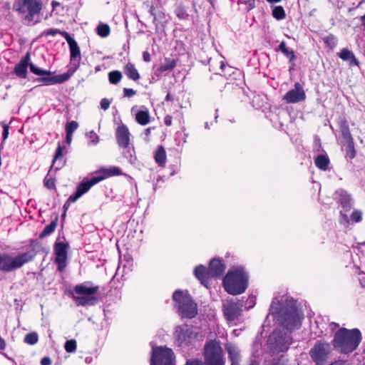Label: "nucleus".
I'll return each mask as SVG.
<instances>
[{"label":"nucleus","instance_id":"412c9836","mask_svg":"<svg viewBox=\"0 0 365 365\" xmlns=\"http://www.w3.org/2000/svg\"><path fill=\"white\" fill-rule=\"evenodd\" d=\"M208 269L202 265H199L195 269V275L200 281L201 284L206 287L209 286V280L212 278L207 274Z\"/></svg>","mask_w":365,"mask_h":365},{"label":"nucleus","instance_id":"58836bf2","mask_svg":"<svg viewBox=\"0 0 365 365\" xmlns=\"http://www.w3.org/2000/svg\"><path fill=\"white\" fill-rule=\"evenodd\" d=\"M176 66V63L174 60L166 59L165 62L160 66V70L161 71H167L172 70Z\"/></svg>","mask_w":365,"mask_h":365},{"label":"nucleus","instance_id":"ea45409f","mask_svg":"<svg viewBox=\"0 0 365 365\" xmlns=\"http://www.w3.org/2000/svg\"><path fill=\"white\" fill-rule=\"evenodd\" d=\"M324 42L331 48H334L337 44V39L334 35H328L324 38Z\"/></svg>","mask_w":365,"mask_h":365},{"label":"nucleus","instance_id":"8fccbe9b","mask_svg":"<svg viewBox=\"0 0 365 365\" xmlns=\"http://www.w3.org/2000/svg\"><path fill=\"white\" fill-rule=\"evenodd\" d=\"M242 4L247 5L248 10H251L255 8V0H240Z\"/></svg>","mask_w":365,"mask_h":365},{"label":"nucleus","instance_id":"2f4dec72","mask_svg":"<svg viewBox=\"0 0 365 365\" xmlns=\"http://www.w3.org/2000/svg\"><path fill=\"white\" fill-rule=\"evenodd\" d=\"M86 137L88 139V145H96L100 141L99 136L93 130L86 132Z\"/></svg>","mask_w":365,"mask_h":365},{"label":"nucleus","instance_id":"f03ea898","mask_svg":"<svg viewBox=\"0 0 365 365\" xmlns=\"http://www.w3.org/2000/svg\"><path fill=\"white\" fill-rule=\"evenodd\" d=\"M361 339L359 329H339L334 334L332 345L335 350L341 354H349L354 351Z\"/></svg>","mask_w":365,"mask_h":365},{"label":"nucleus","instance_id":"864d4df0","mask_svg":"<svg viewBox=\"0 0 365 365\" xmlns=\"http://www.w3.org/2000/svg\"><path fill=\"white\" fill-rule=\"evenodd\" d=\"M329 365H350L349 362L346 360H337L334 361Z\"/></svg>","mask_w":365,"mask_h":365},{"label":"nucleus","instance_id":"a18cd8bd","mask_svg":"<svg viewBox=\"0 0 365 365\" xmlns=\"http://www.w3.org/2000/svg\"><path fill=\"white\" fill-rule=\"evenodd\" d=\"M351 219L354 222H359L362 219V213L359 210H354L351 213Z\"/></svg>","mask_w":365,"mask_h":365},{"label":"nucleus","instance_id":"774afa93","mask_svg":"<svg viewBox=\"0 0 365 365\" xmlns=\"http://www.w3.org/2000/svg\"><path fill=\"white\" fill-rule=\"evenodd\" d=\"M154 11V8H153V6H151V7H150V9L149 12L150 13V14H151L152 16H154V19H155V14H154V11Z\"/></svg>","mask_w":365,"mask_h":365},{"label":"nucleus","instance_id":"09e8293b","mask_svg":"<svg viewBox=\"0 0 365 365\" xmlns=\"http://www.w3.org/2000/svg\"><path fill=\"white\" fill-rule=\"evenodd\" d=\"M175 14H176L177 16L180 19H184L186 16L185 11L184 9L182 7L177 8L175 10Z\"/></svg>","mask_w":365,"mask_h":365},{"label":"nucleus","instance_id":"bb28decb","mask_svg":"<svg viewBox=\"0 0 365 365\" xmlns=\"http://www.w3.org/2000/svg\"><path fill=\"white\" fill-rule=\"evenodd\" d=\"M136 121L142 125H145L150 122V115L148 110L138 111L135 115Z\"/></svg>","mask_w":365,"mask_h":365},{"label":"nucleus","instance_id":"c03bdc74","mask_svg":"<svg viewBox=\"0 0 365 365\" xmlns=\"http://www.w3.org/2000/svg\"><path fill=\"white\" fill-rule=\"evenodd\" d=\"M63 32L64 31H61L58 29H51L44 31L42 33V36H54L58 34H60L62 36V33H63Z\"/></svg>","mask_w":365,"mask_h":365},{"label":"nucleus","instance_id":"052dcab7","mask_svg":"<svg viewBox=\"0 0 365 365\" xmlns=\"http://www.w3.org/2000/svg\"><path fill=\"white\" fill-rule=\"evenodd\" d=\"M143 60L145 61V62H148L150 61V54L148 53V52H144L143 53Z\"/></svg>","mask_w":365,"mask_h":365},{"label":"nucleus","instance_id":"b1692460","mask_svg":"<svg viewBox=\"0 0 365 365\" xmlns=\"http://www.w3.org/2000/svg\"><path fill=\"white\" fill-rule=\"evenodd\" d=\"M339 55L342 60L349 61L350 66H358L359 62L351 51L344 48Z\"/></svg>","mask_w":365,"mask_h":365},{"label":"nucleus","instance_id":"9d476101","mask_svg":"<svg viewBox=\"0 0 365 365\" xmlns=\"http://www.w3.org/2000/svg\"><path fill=\"white\" fill-rule=\"evenodd\" d=\"M150 365H175L174 352L166 346H153Z\"/></svg>","mask_w":365,"mask_h":365},{"label":"nucleus","instance_id":"473e14b6","mask_svg":"<svg viewBox=\"0 0 365 365\" xmlns=\"http://www.w3.org/2000/svg\"><path fill=\"white\" fill-rule=\"evenodd\" d=\"M122 78V73L118 71H113L108 73L109 82L112 84L118 83Z\"/></svg>","mask_w":365,"mask_h":365},{"label":"nucleus","instance_id":"6e6552de","mask_svg":"<svg viewBox=\"0 0 365 365\" xmlns=\"http://www.w3.org/2000/svg\"><path fill=\"white\" fill-rule=\"evenodd\" d=\"M89 282H85L76 285L74 287V292L78 296H74L73 299L78 306H92L94 305L98 299L95 296L98 291V286H90Z\"/></svg>","mask_w":365,"mask_h":365},{"label":"nucleus","instance_id":"5fc2aeb1","mask_svg":"<svg viewBox=\"0 0 365 365\" xmlns=\"http://www.w3.org/2000/svg\"><path fill=\"white\" fill-rule=\"evenodd\" d=\"M44 184L46 187L51 189L54 187V181L52 179L45 180Z\"/></svg>","mask_w":365,"mask_h":365},{"label":"nucleus","instance_id":"6ab92c4d","mask_svg":"<svg viewBox=\"0 0 365 365\" xmlns=\"http://www.w3.org/2000/svg\"><path fill=\"white\" fill-rule=\"evenodd\" d=\"M51 74V73L48 75H45L46 76L39 78L38 81L45 85H53L63 83L71 77V73L68 72L54 76H48Z\"/></svg>","mask_w":365,"mask_h":365},{"label":"nucleus","instance_id":"cd10ccee","mask_svg":"<svg viewBox=\"0 0 365 365\" xmlns=\"http://www.w3.org/2000/svg\"><path fill=\"white\" fill-rule=\"evenodd\" d=\"M101 173L102 175H98L97 177H103V180H104L106 178L110 177V176L119 175L122 173V172L119 168L112 166V167H110L109 168L101 170Z\"/></svg>","mask_w":365,"mask_h":365},{"label":"nucleus","instance_id":"f704fd0d","mask_svg":"<svg viewBox=\"0 0 365 365\" xmlns=\"http://www.w3.org/2000/svg\"><path fill=\"white\" fill-rule=\"evenodd\" d=\"M272 16L277 20H282L285 18V11L282 6H275L272 10Z\"/></svg>","mask_w":365,"mask_h":365},{"label":"nucleus","instance_id":"f257e3e1","mask_svg":"<svg viewBox=\"0 0 365 365\" xmlns=\"http://www.w3.org/2000/svg\"><path fill=\"white\" fill-rule=\"evenodd\" d=\"M270 312L286 331L276 329L269 337L268 343L276 352L286 351L292 344L290 333L301 326L302 315L295 306L292 298L287 295L276 297L270 305Z\"/></svg>","mask_w":365,"mask_h":365},{"label":"nucleus","instance_id":"a878e982","mask_svg":"<svg viewBox=\"0 0 365 365\" xmlns=\"http://www.w3.org/2000/svg\"><path fill=\"white\" fill-rule=\"evenodd\" d=\"M155 160L158 165L163 167L166 163V153L163 147L159 146L155 153Z\"/></svg>","mask_w":365,"mask_h":365},{"label":"nucleus","instance_id":"20e7f679","mask_svg":"<svg viewBox=\"0 0 365 365\" xmlns=\"http://www.w3.org/2000/svg\"><path fill=\"white\" fill-rule=\"evenodd\" d=\"M173 336L175 343L180 347H187L197 341L203 339V335L197 328H194L187 324L177 326Z\"/></svg>","mask_w":365,"mask_h":365},{"label":"nucleus","instance_id":"603ef678","mask_svg":"<svg viewBox=\"0 0 365 365\" xmlns=\"http://www.w3.org/2000/svg\"><path fill=\"white\" fill-rule=\"evenodd\" d=\"M123 94L125 97L130 98L135 94V91L132 88H124Z\"/></svg>","mask_w":365,"mask_h":365},{"label":"nucleus","instance_id":"72a5a7b5","mask_svg":"<svg viewBox=\"0 0 365 365\" xmlns=\"http://www.w3.org/2000/svg\"><path fill=\"white\" fill-rule=\"evenodd\" d=\"M346 155L350 159H353L356 156V150L354 148V140L346 142Z\"/></svg>","mask_w":365,"mask_h":365},{"label":"nucleus","instance_id":"e2e57ef3","mask_svg":"<svg viewBox=\"0 0 365 365\" xmlns=\"http://www.w3.org/2000/svg\"><path fill=\"white\" fill-rule=\"evenodd\" d=\"M360 284L361 287H365V274H363L361 277L359 278Z\"/></svg>","mask_w":365,"mask_h":365},{"label":"nucleus","instance_id":"2eb2a0df","mask_svg":"<svg viewBox=\"0 0 365 365\" xmlns=\"http://www.w3.org/2000/svg\"><path fill=\"white\" fill-rule=\"evenodd\" d=\"M103 180V177L94 176L89 180L81 182L77 187L75 195H71L68 198V202H75L83 194L87 192L92 186Z\"/></svg>","mask_w":365,"mask_h":365},{"label":"nucleus","instance_id":"0eeeda50","mask_svg":"<svg viewBox=\"0 0 365 365\" xmlns=\"http://www.w3.org/2000/svg\"><path fill=\"white\" fill-rule=\"evenodd\" d=\"M14 9L20 14H25V20L29 23L36 24L38 21L36 18L42 9L41 2L37 0H17Z\"/></svg>","mask_w":365,"mask_h":365},{"label":"nucleus","instance_id":"4468645a","mask_svg":"<svg viewBox=\"0 0 365 365\" xmlns=\"http://www.w3.org/2000/svg\"><path fill=\"white\" fill-rule=\"evenodd\" d=\"M242 307L243 303L242 301H226L223 304V313L225 319L228 322H233L238 319V317L240 316Z\"/></svg>","mask_w":365,"mask_h":365},{"label":"nucleus","instance_id":"39448f33","mask_svg":"<svg viewBox=\"0 0 365 365\" xmlns=\"http://www.w3.org/2000/svg\"><path fill=\"white\" fill-rule=\"evenodd\" d=\"M33 252H26L14 255L0 252V271L11 272L21 268L34 257Z\"/></svg>","mask_w":365,"mask_h":365},{"label":"nucleus","instance_id":"e433bc0d","mask_svg":"<svg viewBox=\"0 0 365 365\" xmlns=\"http://www.w3.org/2000/svg\"><path fill=\"white\" fill-rule=\"evenodd\" d=\"M97 33L101 37H107L110 34V27L107 24H100L97 27Z\"/></svg>","mask_w":365,"mask_h":365},{"label":"nucleus","instance_id":"4d7b16f0","mask_svg":"<svg viewBox=\"0 0 365 365\" xmlns=\"http://www.w3.org/2000/svg\"><path fill=\"white\" fill-rule=\"evenodd\" d=\"M172 116L170 115H167L165 118H164V123L168 125V126H170L172 124Z\"/></svg>","mask_w":365,"mask_h":365},{"label":"nucleus","instance_id":"13d9d810","mask_svg":"<svg viewBox=\"0 0 365 365\" xmlns=\"http://www.w3.org/2000/svg\"><path fill=\"white\" fill-rule=\"evenodd\" d=\"M51 360L49 357H43L41 361V365H51Z\"/></svg>","mask_w":365,"mask_h":365},{"label":"nucleus","instance_id":"680f3d73","mask_svg":"<svg viewBox=\"0 0 365 365\" xmlns=\"http://www.w3.org/2000/svg\"><path fill=\"white\" fill-rule=\"evenodd\" d=\"M6 348L5 340L0 336V350H4Z\"/></svg>","mask_w":365,"mask_h":365},{"label":"nucleus","instance_id":"c85d7f7f","mask_svg":"<svg viewBox=\"0 0 365 365\" xmlns=\"http://www.w3.org/2000/svg\"><path fill=\"white\" fill-rule=\"evenodd\" d=\"M329 160L325 155H319L315 159V165L321 170H326L328 168Z\"/></svg>","mask_w":365,"mask_h":365},{"label":"nucleus","instance_id":"aec40b11","mask_svg":"<svg viewBox=\"0 0 365 365\" xmlns=\"http://www.w3.org/2000/svg\"><path fill=\"white\" fill-rule=\"evenodd\" d=\"M225 270V266L222 262L218 259H213L210 262V266L207 274L214 278L222 275Z\"/></svg>","mask_w":365,"mask_h":365},{"label":"nucleus","instance_id":"79ce46f5","mask_svg":"<svg viewBox=\"0 0 365 365\" xmlns=\"http://www.w3.org/2000/svg\"><path fill=\"white\" fill-rule=\"evenodd\" d=\"M78 124L76 121H71L66 126L67 133L73 134V132L78 128Z\"/></svg>","mask_w":365,"mask_h":365},{"label":"nucleus","instance_id":"ddd939ff","mask_svg":"<svg viewBox=\"0 0 365 365\" xmlns=\"http://www.w3.org/2000/svg\"><path fill=\"white\" fill-rule=\"evenodd\" d=\"M62 36L65 38L69 45L71 53V66L67 72L71 73V76L76 72L80 65L81 51L77 42L67 32L62 33Z\"/></svg>","mask_w":365,"mask_h":365},{"label":"nucleus","instance_id":"f3484780","mask_svg":"<svg viewBox=\"0 0 365 365\" xmlns=\"http://www.w3.org/2000/svg\"><path fill=\"white\" fill-rule=\"evenodd\" d=\"M304 91L299 83L294 84V88L289 91L283 97L287 103H296L305 99Z\"/></svg>","mask_w":365,"mask_h":365},{"label":"nucleus","instance_id":"bf43d9fd","mask_svg":"<svg viewBox=\"0 0 365 365\" xmlns=\"http://www.w3.org/2000/svg\"><path fill=\"white\" fill-rule=\"evenodd\" d=\"M61 155H62V150H61V146L59 145L56 151L55 159L59 158Z\"/></svg>","mask_w":365,"mask_h":365},{"label":"nucleus","instance_id":"0e129e2a","mask_svg":"<svg viewBox=\"0 0 365 365\" xmlns=\"http://www.w3.org/2000/svg\"><path fill=\"white\" fill-rule=\"evenodd\" d=\"M339 327V325L335 322H331L330 324H329V327H330V329L331 331H334L336 328H338Z\"/></svg>","mask_w":365,"mask_h":365},{"label":"nucleus","instance_id":"c9c22d12","mask_svg":"<svg viewBox=\"0 0 365 365\" xmlns=\"http://www.w3.org/2000/svg\"><path fill=\"white\" fill-rule=\"evenodd\" d=\"M56 227V222H51L50 224L46 225L45 228L43 229V232L40 235V237H44L49 235H51L52 232H54L55 229Z\"/></svg>","mask_w":365,"mask_h":365},{"label":"nucleus","instance_id":"dca6fc26","mask_svg":"<svg viewBox=\"0 0 365 365\" xmlns=\"http://www.w3.org/2000/svg\"><path fill=\"white\" fill-rule=\"evenodd\" d=\"M68 245L63 242H56L54 245L56 262L58 269L62 271L66 266Z\"/></svg>","mask_w":365,"mask_h":365},{"label":"nucleus","instance_id":"393cba45","mask_svg":"<svg viewBox=\"0 0 365 365\" xmlns=\"http://www.w3.org/2000/svg\"><path fill=\"white\" fill-rule=\"evenodd\" d=\"M124 72L130 79L137 81L140 78V75L135 66L131 63H128L124 67Z\"/></svg>","mask_w":365,"mask_h":365},{"label":"nucleus","instance_id":"9b49d317","mask_svg":"<svg viewBox=\"0 0 365 365\" xmlns=\"http://www.w3.org/2000/svg\"><path fill=\"white\" fill-rule=\"evenodd\" d=\"M331 352V344L323 341H317L310 349L311 358L317 365H324Z\"/></svg>","mask_w":365,"mask_h":365},{"label":"nucleus","instance_id":"69168bd1","mask_svg":"<svg viewBox=\"0 0 365 365\" xmlns=\"http://www.w3.org/2000/svg\"><path fill=\"white\" fill-rule=\"evenodd\" d=\"M72 136H73V134H70V133H66V142L69 144L71 143V140H72Z\"/></svg>","mask_w":365,"mask_h":365},{"label":"nucleus","instance_id":"7c9ffc66","mask_svg":"<svg viewBox=\"0 0 365 365\" xmlns=\"http://www.w3.org/2000/svg\"><path fill=\"white\" fill-rule=\"evenodd\" d=\"M279 49L283 53V54L289 58V61L292 62L295 58V55L293 51L289 50L284 41L280 43L279 46Z\"/></svg>","mask_w":365,"mask_h":365},{"label":"nucleus","instance_id":"a19ab883","mask_svg":"<svg viewBox=\"0 0 365 365\" xmlns=\"http://www.w3.org/2000/svg\"><path fill=\"white\" fill-rule=\"evenodd\" d=\"M65 350L68 353L74 352L76 349V341L74 339H70L66 341L64 345Z\"/></svg>","mask_w":365,"mask_h":365},{"label":"nucleus","instance_id":"7ed1b4c3","mask_svg":"<svg viewBox=\"0 0 365 365\" xmlns=\"http://www.w3.org/2000/svg\"><path fill=\"white\" fill-rule=\"evenodd\" d=\"M248 284V275L242 267H233L228 271L223 279L225 289L230 294L243 293Z\"/></svg>","mask_w":365,"mask_h":365},{"label":"nucleus","instance_id":"a211bd4d","mask_svg":"<svg viewBox=\"0 0 365 365\" xmlns=\"http://www.w3.org/2000/svg\"><path fill=\"white\" fill-rule=\"evenodd\" d=\"M117 142L119 146L126 148L130 143V132L125 125L118 127L115 132Z\"/></svg>","mask_w":365,"mask_h":365},{"label":"nucleus","instance_id":"c756f323","mask_svg":"<svg viewBox=\"0 0 365 365\" xmlns=\"http://www.w3.org/2000/svg\"><path fill=\"white\" fill-rule=\"evenodd\" d=\"M340 130L344 140L346 142L353 140V138L349 131V125L346 121H342L340 125Z\"/></svg>","mask_w":365,"mask_h":365},{"label":"nucleus","instance_id":"423d86ee","mask_svg":"<svg viewBox=\"0 0 365 365\" xmlns=\"http://www.w3.org/2000/svg\"><path fill=\"white\" fill-rule=\"evenodd\" d=\"M175 307L182 317L192 319L197 313V305L187 291L177 290L173 295Z\"/></svg>","mask_w":365,"mask_h":365},{"label":"nucleus","instance_id":"338daca9","mask_svg":"<svg viewBox=\"0 0 365 365\" xmlns=\"http://www.w3.org/2000/svg\"><path fill=\"white\" fill-rule=\"evenodd\" d=\"M361 21L362 24V26H364V29L365 30V14L362 16H361Z\"/></svg>","mask_w":365,"mask_h":365},{"label":"nucleus","instance_id":"6e6d98bb","mask_svg":"<svg viewBox=\"0 0 365 365\" xmlns=\"http://www.w3.org/2000/svg\"><path fill=\"white\" fill-rule=\"evenodd\" d=\"M185 365H204L203 363L197 359L187 361Z\"/></svg>","mask_w":365,"mask_h":365},{"label":"nucleus","instance_id":"37998d69","mask_svg":"<svg viewBox=\"0 0 365 365\" xmlns=\"http://www.w3.org/2000/svg\"><path fill=\"white\" fill-rule=\"evenodd\" d=\"M124 152L125 157L130 162L133 163L135 160L134 150L130 148H126Z\"/></svg>","mask_w":365,"mask_h":365},{"label":"nucleus","instance_id":"4c0bfd02","mask_svg":"<svg viewBox=\"0 0 365 365\" xmlns=\"http://www.w3.org/2000/svg\"><path fill=\"white\" fill-rule=\"evenodd\" d=\"M38 334L36 332H31L25 336L24 342L28 344L34 345L38 342Z\"/></svg>","mask_w":365,"mask_h":365},{"label":"nucleus","instance_id":"de8ad7c7","mask_svg":"<svg viewBox=\"0 0 365 365\" xmlns=\"http://www.w3.org/2000/svg\"><path fill=\"white\" fill-rule=\"evenodd\" d=\"M255 304V297H250L247 299L245 306L247 309H249L253 307Z\"/></svg>","mask_w":365,"mask_h":365},{"label":"nucleus","instance_id":"4be33fe9","mask_svg":"<svg viewBox=\"0 0 365 365\" xmlns=\"http://www.w3.org/2000/svg\"><path fill=\"white\" fill-rule=\"evenodd\" d=\"M226 350L228 353V357L231 361V365H239L240 354L238 348L235 344H227Z\"/></svg>","mask_w":365,"mask_h":365},{"label":"nucleus","instance_id":"49530a36","mask_svg":"<svg viewBox=\"0 0 365 365\" xmlns=\"http://www.w3.org/2000/svg\"><path fill=\"white\" fill-rule=\"evenodd\" d=\"M1 125L3 127V133H2L3 140H6V138L9 136V125L5 123L4 122L1 123Z\"/></svg>","mask_w":365,"mask_h":365},{"label":"nucleus","instance_id":"3c124183","mask_svg":"<svg viewBox=\"0 0 365 365\" xmlns=\"http://www.w3.org/2000/svg\"><path fill=\"white\" fill-rule=\"evenodd\" d=\"M110 104V102L107 98H103L101 101V108L104 110H107L109 108Z\"/></svg>","mask_w":365,"mask_h":365},{"label":"nucleus","instance_id":"1a4fd4ad","mask_svg":"<svg viewBox=\"0 0 365 365\" xmlns=\"http://www.w3.org/2000/svg\"><path fill=\"white\" fill-rule=\"evenodd\" d=\"M204 358L207 365H225L222 349L216 341L210 340L205 344Z\"/></svg>","mask_w":365,"mask_h":365},{"label":"nucleus","instance_id":"5701e85b","mask_svg":"<svg viewBox=\"0 0 365 365\" xmlns=\"http://www.w3.org/2000/svg\"><path fill=\"white\" fill-rule=\"evenodd\" d=\"M338 202L345 210H350L351 207V199L349 195L344 190H337L335 193Z\"/></svg>","mask_w":365,"mask_h":365},{"label":"nucleus","instance_id":"f8f14e48","mask_svg":"<svg viewBox=\"0 0 365 365\" xmlns=\"http://www.w3.org/2000/svg\"><path fill=\"white\" fill-rule=\"evenodd\" d=\"M29 61L30 54L29 53H27L25 56L21 59L20 62L16 65L14 73L20 78H26L28 66L30 67L31 72L37 76L48 75L51 73V71L41 69L34 64L29 63Z\"/></svg>","mask_w":365,"mask_h":365}]
</instances>
